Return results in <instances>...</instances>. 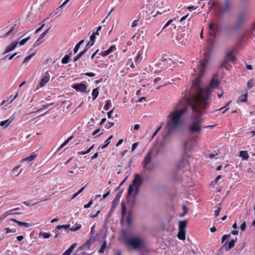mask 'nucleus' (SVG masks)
Masks as SVG:
<instances>
[{
    "instance_id": "obj_1",
    "label": "nucleus",
    "mask_w": 255,
    "mask_h": 255,
    "mask_svg": "<svg viewBox=\"0 0 255 255\" xmlns=\"http://www.w3.org/2000/svg\"><path fill=\"white\" fill-rule=\"evenodd\" d=\"M209 60V57L205 55L203 61L197 60L193 62V65L196 66L193 69L195 72L194 74L197 77L193 81L192 87L195 89L197 93L190 97L191 99H186L185 102L193 104L192 111L194 112H201L202 109H205L209 106V101L212 90L217 88L220 85V82L215 78L216 76L215 75L209 86L204 89L200 87V79L205 71Z\"/></svg>"
},
{
    "instance_id": "obj_2",
    "label": "nucleus",
    "mask_w": 255,
    "mask_h": 255,
    "mask_svg": "<svg viewBox=\"0 0 255 255\" xmlns=\"http://www.w3.org/2000/svg\"><path fill=\"white\" fill-rule=\"evenodd\" d=\"M183 99L177 104V108L172 111L167 117V133L174 132L178 130L182 124V116L186 112L187 105H190L192 108L193 104L185 102L186 99H191L189 96L184 95Z\"/></svg>"
},
{
    "instance_id": "obj_3",
    "label": "nucleus",
    "mask_w": 255,
    "mask_h": 255,
    "mask_svg": "<svg viewBox=\"0 0 255 255\" xmlns=\"http://www.w3.org/2000/svg\"><path fill=\"white\" fill-rule=\"evenodd\" d=\"M204 110L202 109L201 112H194L193 111L194 114H197V115L191 117V122L188 127V130L191 133H200L201 131L203 128V120L199 115L201 114Z\"/></svg>"
},
{
    "instance_id": "obj_4",
    "label": "nucleus",
    "mask_w": 255,
    "mask_h": 255,
    "mask_svg": "<svg viewBox=\"0 0 255 255\" xmlns=\"http://www.w3.org/2000/svg\"><path fill=\"white\" fill-rule=\"evenodd\" d=\"M142 183V177L138 174H135L134 175V179L132 180V184L130 185L128 188V195L127 196L128 202H131V204H133L134 203L135 199V196H131V194L133 192L134 188L135 187V193L137 194L138 193L139 188Z\"/></svg>"
},
{
    "instance_id": "obj_5",
    "label": "nucleus",
    "mask_w": 255,
    "mask_h": 255,
    "mask_svg": "<svg viewBox=\"0 0 255 255\" xmlns=\"http://www.w3.org/2000/svg\"><path fill=\"white\" fill-rule=\"evenodd\" d=\"M126 245L132 247L134 250H138L144 247V241L140 236H132L128 239H124Z\"/></svg>"
},
{
    "instance_id": "obj_6",
    "label": "nucleus",
    "mask_w": 255,
    "mask_h": 255,
    "mask_svg": "<svg viewBox=\"0 0 255 255\" xmlns=\"http://www.w3.org/2000/svg\"><path fill=\"white\" fill-rule=\"evenodd\" d=\"M231 3L229 1H226L224 3L220 4L217 11L218 17H221L223 15L228 13L231 10Z\"/></svg>"
},
{
    "instance_id": "obj_7",
    "label": "nucleus",
    "mask_w": 255,
    "mask_h": 255,
    "mask_svg": "<svg viewBox=\"0 0 255 255\" xmlns=\"http://www.w3.org/2000/svg\"><path fill=\"white\" fill-rule=\"evenodd\" d=\"M197 141V138H189L184 142L183 149L185 152L191 150L194 147V143Z\"/></svg>"
},
{
    "instance_id": "obj_8",
    "label": "nucleus",
    "mask_w": 255,
    "mask_h": 255,
    "mask_svg": "<svg viewBox=\"0 0 255 255\" xmlns=\"http://www.w3.org/2000/svg\"><path fill=\"white\" fill-rule=\"evenodd\" d=\"M234 50H230L227 52L226 54V60L222 62L221 64V68H225L227 70H229V68L226 66L225 64L227 60L230 61H234L236 60V57L233 55Z\"/></svg>"
},
{
    "instance_id": "obj_9",
    "label": "nucleus",
    "mask_w": 255,
    "mask_h": 255,
    "mask_svg": "<svg viewBox=\"0 0 255 255\" xmlns=\"http://www.w3.org/2000/svg\"><path fill=\"white\" fill-rule=\"evenodd\" d=\"M152 150H150L145 155L144 160L142 161V165L143 168L146 167L151 162Z\"/></svg>"
},
{
    "instance_id": "obj_10",
    "label": "nucleus",
    "mask_w": 255,
    "mask_h": 255,
    "mask_svg": "<svg viewBox=\"0 0 255 255\" xmlns=\"http://www.w3.org/2000/svg\"><path fill=\"white\" fill-rule=\"evenodd\" d=\"M72 87L77 91H80L81 92H86L87 90V86L84 83L77 84L73 85Z\"/></svg>"
},
{
    "instance_id": "obj_11",
    "label": "nucleus",
    "mask_w": 255,
    "mask_h": 255,
    "mask_svg": "<svg viewBox=\"0 0 255 255\" xmlns=\"http://www.w3.org/2000/svg\"><path fill=\"white\" fill-rule=\"evenodd\" d=\"M70 0H66L59 7L55 9L50 14V16L53 17L54 15L56 14L60 15L62 12V8L65 6L69 1Z\"/></svg>"
},
{
    "instance_id": "obj_12",
    "label": "nucleus",
    "mask_w": 255,
    "mask_h": 255,
    "mask_svg": "<svg viewBox=\"0 0 255 255\" xmlns=\"http://www.w3.org/2000/svg\"><path fill=\"white\" fill-rule=\"evenodd\" d=\"M18 43V42H12L11 44L7 46L3 52V54L7 53L14 50L16 47Z\"/></svg>"
},
{
    "instance_id": "obj_13",
    "label": "nucleus",
    "mask_w": 255,
    "mask_h": 255,
    "mask_svg": "<svg viewBox=\"0 0 255 255\" xmlns=\"http://www.w3.org/2000/svg\"><path fill=\"white\" fill-rule=\"evenodd\" d=\"M237 241V238H236L235 239H233L231 240L230 242H226L224 246H226L227 244H228V247H226V250L228 251L231 249H232L235 245L236 242Z\"/></svg>"
},
{
    "instance_id": "obj_14",
    "label": "nucleus",
    "mask_w": 255,
    "mask_h": 255,
    "mask_svg": "<svg viewBox=\"0 0 255 255\" xmlns=\"http://www.w3.org/2000/svg\"><path fill=\"white\" fill-rule=\"evenodd\" d=\"M9 220L13 221L14 222L17 223L20 226H24L26 228H28L30 226V224H29V223H27L26 222H22L19 221L14 218L10 219Z\"/></svg>"
},
{
    "instance_id": "obj_15",
    "label": "nucleus",
    "mask_w": 255,
    "mask_h": 255,
    "mask_svg": "<svg viewBox=\"0 0 255 255\" xmlns=\"http://www.w3.org/2000/svg\"><path fill=\"white\" fill-rule=\"evenodd\" d=\"M187 226V222L186 221H180L179 223V231H186L185 228Z\"/></svg>"
},
{
    "instance_id": "obj_16",
    "label": "nucleus",
    "mask_w": 255,
    "mask_h": 255,
    "mask_svg": "<svg viewBox=\"0 0 255 255\" xmlns=\"http://www.w3.org/2000/svg\"><path fill=\"white\" fill-rule=\"evenodd\" d=\"M13 121V119H8L5 121H3L0 122V126L7 128Z\"/></svg>"
},
{
    "instance_id": "obj_17",
    "label": "nucleus",
    "mask_w": 255,
    "mask_h": 255,
    "mask_svg": "<svg viewBox=\"0 0 255 255\" xmlns=\"http://www.w3.org/2000/svg\"><path fill=\"white\" fill-rule=\"evenodd\" d=\"M50 78L49 76H45L43 79H41L40 83L39 84V86L40 87H43L45 84H46L49 80Z\"/></svg>"
},
{
    "instance_id": "obj_18",
    "label": "nucleus",
    "mask_w": 255,
    "mask_h": 255,
    "mask_svg": "<svg viewBox=\"0 0 255 255\" xmlns=\"http://www.w3.org/2000/svg\"><path fill=\"white\" fill-rule=\"evenodd\" d=\"M248 92H246L245 94L240 96L239 97L238 101L240 102H245L247 101Z\"/></svg>"
},
{
    "instance_id": "obj_19",
    "label": "nucleus",
    "mask_w": 255,
    "mask_h": 255,
    "mask_svg": "<svg viewBox=\"0 0 255 255\" xmlns=\"http://www.w3.org/2000/svg\"><path fill=\"white\" fill-rule=\"evenodd\" d=\"M240 156L243 159L247 160L248 159L249 156L247 151H241L240 152Z\"/></svg>"
},
{
    "instance_id": "obj_20",
    "label": "nucleus",
    "mask_w": 255,
    "mask_h": 255,
    "mask_svg": "<svg viewBox=\"0 0 255 255\" xmlns=\"http://www.w3.org/2000/svg\"><path fill=\"white\" fill-rule=\"evenodd\" d=\"M209 28L212 31H217L218 30V25H215L213 21L209 24Z\"/></svg>"
},
{
    "instance_id": "obj_21",
    "label": "nucleus",
    "mask_w": 255,
    "mask_h": 255,
    "mask_svg": "<svg viewBox=\"0 0 255 255\" xmlns=\"http://www.w3.org/2000/svg\"><path fill=\"white\" fill-rule=\"evenodd\" d=\"M185 233L186 231H179L177 236L178 238L181 240H185Z\"/></svg>"
},
{
    "instance_id": "obj_22",
    "label": "nucleus",
    "mask_w": 255,
    "mask_h": 255,
    "mask_svg": "<svg viewBox=\"0 0 255 255\" xmlns=\"http://www.w3.org/2000/svg\"><path fill=\"white\" fill-rule=\"evenodd\" d=\"M99 93V88H96L93 90L92 95L93 100H95L97 98Z\"/></svg>"
},
{
    "instance_id": "obj_23",
    "label": "nucleus",
    "mask_w": 255,
    "mask_h": 255,
    "mask_svg": "<svg viewBox=\"0 0 255 255\" xmlns=\"http://www.w3.org/2000/svg\"><path fill=\"white\" fill-rule=\"evenodd\" d=\"M19 165L16 166L12 170V173L15 176L18 175L22 171V169L19 170Z\"/></svg>"
},
{
    "instance_id": "obj_24",
    "label": "nucleus",
    "mask_w": 255,
    "mask_h": 255,
    "mask_svg": "<svg viewBox=\"0 0 255 255\" xmlns=\"http://www.w3.org/2000/svg\"><path fill=\"white\" fill-rule=\"evenodd\" d=\"M84 42V40L82 39V40H80L76 45V46H75V47H74V53L75 54H76L78 52V50H79L81 45Z\"/></svg>"
},
{
    "instance_id": "obj_25",
    "label": "nucleus",
    "mask_w": 255,
    "mask_h": 255,
    "mask_svg": "<svg viewBox=\"0 0 255 255\" xmlns=\"http://www.w3.org/2000/svg\"><path fill=\"white\" fill-rule=\"evenodd\" d=\"M86 52V50H83L81 52H80L74 58V61H77L79 59H80L84 54H85Z\"/></svg>"
},
{
    "instance_id": "obj_26",
    "label": "nucleus",
    "mask_w": 255,
    "mask_h": 255,
    "mask_svg": "<svg viewBox=\"0 0 255 255\" xmlns=\"http://www.w3.org/2000/svg\"><path fill=\"white\" fill-rule=\"evenodd\" d=\"M37 156V154H33L28 157H27L23 159V161H32L35 159Z\"/></svg>"
},
{
    "instance_id": "obj_27",
    "label": "nucleus",
    "mask_w": 255,
    "mask_h": 255,
    "mask_svg": "<svg viewBox=\"0 0 255 255\" xmlns=\"http://www.w3.org/2000/svg\"><path fill=\"white\" fill-rule=\"evenodd\" d=\"M255 86V80L250 79L247 83V86L249 88H252Z\"/></svg>"
},
{
    "instance_id": "obj_28",
    "label": "nucleus",
    "mask_w": 255,
    "mask_h": 255,
    "mask_svg": "<svg viewBox=\"0 0 255 255\" xmlns=\"http://www.w3.org/2000/svg\"><path fill=\"white\" fill-rule=\"evenodd\" d=\"M121 198V193H118L116 196L115 197V199L113 201L112 203L113 205H117L120 201V199Z\"/></svg>"
},
{
    "instance_id": "obj_29",
    "label": "nucleus",
    "mask_w": 255,
    "mask_h": 255,
    "mask_svg": "<svg viewBox=\"0 0 255 255\" xmlns=\"http://www.w3.org/2000/svg\"><path fill=\"white\" fill-rule=\"evenodd\" d=\"M70 58V55H66L61 60V62L62 64H65L68 63L69 59Z\"/></svg>"
},
{
    "instance_id": "obj_30",
    "label": "nucleus",
    "mask_w": 255,
    "mask_h": 255,
    "mask_svg": "<svg viewBox=\"0 0 255 255\" xmlns=\"http://www.w3.org/2000/svg\"><path fill=\"white\" fill-rule=\"evenodd\" d=\"M188 164V163L186 161H185L184 160H182L179 163L178 167L179 168H182L184 167H186Z\"/></svg>"
},
{
    "instance_id": "obj_31",
    "label": "nucleus",
    "mask_w": 255,
    "mask_h": 255,
    "mask_svg": "<svg viewBox=\"0 0 255 255\" xmlns=\"http://www.w3.org/2000/svg\"><path fill=\"white\" fill-rule=\"evenodd\" d=\"M107 246V242L106 241H104L103 243L102 246H101V248L99 249L98 252L100 254H102L104 252L105 249Z\"/></svg>"
},
{
    "instance_id": "obj_32",
    "label": "nucleus",
    "mask_w": 255,
    "mask_h": 255,
    "mask_svg": "<svg viewBox=\"0 0 255 255\" xmlns=\"http://www.w3.org/2000/svg\"><path fill=\"white\" fill-rule=\"evenodd\" d=\"M39 235L42 236L44 239H48L50 237L51 234L49 233L40 232Z\"/></svg>"
},
{
    "instance_id": "obj_33",
    "label": "nucleus",
    "mask_w": 255,
    "mask_h": 255,
    "mask_svg": "<svg viewBox=\"0 0 255 255\" xmlns=\"http://www.w3.org/2000/svg\"><path fill=\"white\" fill-rule=\"evenodd\" d=\"M70 225L69 224L68 225H58L56 227V229L60 230L62 228H64L65 229H67L70 228Z\"/></svg>"
},
{
    "instance_id": "obj_34",
    "label": "nucleus",
    "mask_w": 255,
    "mask_h": 255,
    "mask_svg": "<svg viewBox=\"0 0 255 255\" xmlns=\"http://www.w3.org/2000/svg\"><path fill=\"white\" fill-rule=\"evenodd\" d=\"M12 211V210H9L6 212H5L3 214H2L1 217H0V220L3 219L5 218L7 216L11 214L10 212Z\"/></svg>"
},
{
    "instance_id": "obj_35",
    "label": "nucleus",
    "mask_w": 255,
    "mask_h": 255,
    "mask_svg": "<svg viewBox=\"0 0 255 255\" xmlns=\"http://www.w3.org/2000/svg\"><path fill=\"white\" fill-rule=\"evenodd\" d=\"M94 148V145H92L91 147H90L86 151H81L79 152V154H85L87 153H88L91 151V150Z\"/></svg>"
},
{
    "instance_id": "obj_36",
    "label": "nucleus",
    "mask_w": 255,
    "mask_h": 255,
    "mask_svg": "<svg viewBox=\"0 0 255 255\" xmlns=\"http://www.w3.org/2000/svg\"><path fill=\"white\" fill-rule=\"evenodd\" d=\"M110 141H109V140L107 139L105 141L104 144L101 145L99 147V148H102V149L105 148L106 147H107L108 146V145L110 144Z\"/></svg>"
},
{
    "instance_id": "obj_37",
    "label": "nucleus",
    "mask_w": 255,
    "mask_h": 255,
    "mask_svg": "<svg viewBox=\"0 0 255 255\" xmlns=\"http://www.w3.org/2000/svg\"><path fill=\"white\" fill-rule=\"evenodd\" d=\"M77 243L73 244L67 251L71 253L73 252V250L75 249V248L77 246Z\"/></svg>"
},
{
    "instance_id": "obj_38",
    "label": "nucleus",
    "mask_w": 255,
    "mask_h": 255,
    "mask_svg": "<svg viewBox=\"0 0 255 255\" xmlns=\"http://www.w3.org/2000/svg\"><path fill=\"white\" fill-rule=\"evenodd\" d=\"M171 60L170 59H166L162 58L161 60V62L160 63L161 65H165L166 63L168 64V62H170Z\"/></svg>"
},
{
    "instance_id": "obj_39",
    "label": "nucleus",
    "mask_w": 255,
    "mask_h": 255,
    "mask_svg": "<svg viewBox=\"0 0 255 255\" xmlns=\"http://www.w3.org/2000/svg\"><path fill=\"white\" fill-rule=\"evenodd\" d=\"M96 37V36L95 35V34H94L93 33L90 36V41L91 42V45H94Z\"/></svg>"
},
{
    "instance_id": "obj_40",
    "label": "nucleus",
    "mask_w": 255,
    "mask_h": 255,
    "mask_svg": "<svg viewBox=\"0 0 255 255\" xmlns=\"http://www.w3.org/2000/svg\"><path fill=\"white\" fill-rule=\"evenodd\" d=\"M126 213V207L124 202L122 203V214L124 215Z\"/></svg>"
},
{
    "instance_id": "obj_41",
    "label": "nucleus",
    "mask_w": 255,
    "mask_h": 255,
    "mask_svg": "<svg viewBox=\"0 0 255 255\" xmlns=\"http://www.w3.org/2000/svg\"><path fill=\"white\" fill-rule=\"evenodd\" d=\"M34 54H35L33 53V54H30L29 56H28L27 57H26L23 60V63L27 62L28 61H29L32 58V57L34 56Z\"/></svg>"
},
{
    "instance_id": "obj_42",
    "label": "nucleus",
    "mask_w": 255,
    "mask_h": 255,
    "mask_svg": "<svg viewBox=\"0 0 255 255\" xmlns=\"http://www.w3.org/2000/svg\"><path fill=\"white\" fill-rule=\"evenodd\" d=\"M127 221V223L128 226H129L131 224L132 219H131V214L130 213H128V214Z\"/></svg>"
},
{
    "instance_id": "obj_43",
    "label": "nucleus",
    "mask_w": 255,
    "mask_h": 255,
    "mask_svg": "<svg viewBox=\"0 0 255 255\" xmlns=\"http://www.w3.org/2000/svg\"><path fill=\"white\" fill-rule=\"evenodd\" d=\"M81 228V225H78L76 227H72L71 228H69V230L71 231L75 232V231H76L79 230Z\"/></svg>"
},
{
    "instance_id": "obj_44",
    "label": "nucleus",
    "mask_w": 255,
    "mask_h": 255,
    "mask_svg": "<svg viewBox=\"0 0 255 255\" xmlns=\"http://www.w3.org/2000/svg\"><path fill=\"white\" fill-rule=\"evenodd\" d=\"M49 29H50L49 28H48L46 31H45L43 33H42L41 34V35H40L38 40H40L41 39L43 38L46 35V34L47 33Z\"/></svg>"
},
{
    "instance_id": "obj_45",
    "label": "nucleus",
    "mask_w": 255,
    "mask_h": 255,
    "mask_svg": "<svg viewBox=\"0 0 255 255\" xmlns=\"http://www.w3.org/2000/svg\"><path fill=\"white\" fill-rule=\"evenodd\" d=\"M30 39V37H27L22 40H21L19 42V44L21 45H24L29 39Z\"/></svg>"
},
{
    "instance_id": "obj_46",
    "label": "nucleus",
    "mask_w": 255,
    "mask_h": 255,
    "mask_svg": "<svg viewBox=\"0 0 255 255\" xmlns=\"http://www.w3.org/2000/svg\"><path fill=\"white\" fill-rule=\"evenodd\" d=\"M231 235L230 234L224 235L222 238V243H224L225 240H226L228 239H229Z\"/></svg>"
},
{
    "instance_id": "obj_47",
    "label": "nucleus",
    "mask_w": 255,
    "mask_h": 255,
    "mask_svg": "<svg viewBox=\"0 0 255 255\" xmlns=\"http://www.w3.org/2000/svg\"><path fill=\"white\" fill-rule=\"evenodd\" d=\"M111 101L110 100H108L107 101L106 104V105L104 106V109L106 110H109L110 105H111Z\"/></svg>"
},
{
    "instance_id": "obj_48",
    "label": "nucleus",
    "mask_w": 255,
    "mask_h": 255,
    "mask_svg": "<svg viewBox=\"0 0 255 255\" xmlns=\"http://www.w3.org/2000/svg\"><path fill=\"white\" fill-rule=\"evenodd\" d=\"M183 211H184V212L181 215V216H184L185 214H186L188 212V208L185 205H183Z\"/></svg>"
},
{
    "instance_id": "obj_49",
    "label": "nucleus",
    "mask_w": 255,
    "mask_h": 255,
    "mask_svg": "<svg viewBox=\"0 0 255 255\" xmlns=\"http://www.w3.org/2000/svg\"><path fill=\"white\" fill-rule=\"evenodd\" d=\"M221 210V207H218L217 209L215 211V217H217L219 215Z\"/></svg>"
},
{
    "instance_id": "obj_50",
    "label": "nucleus",
    "mask_w": 255,
    "mask_h": 255,
    "mask_svg": "<svg viewBox=\"0 0 255 255\" xmlns=\"http://www.w3.org/2000/svg\"><path fill=\"white\" fill-rule=\"evenodd\" d=\"M127 65H130V66L131 68H133L135 67L132 61V59H130L128 60V61L127 62Z\"/></svg>"
},
{
    "instance_id": "obj_51",
    "label": "nucleus",
    "mask_w": 255,
    "mask_h": 255,
    "mask_svg": "<svg viewBox=\"0 0 255 255\" xmlns=\"http://www.w3.org/2000/svg\"><path fill=\"white\" fill-rule=\"evenodd\" d=\"M240 228H241V230H242V231L244 232L246 228V224L245 221H244L242 223V224L241 225Z\"/></svg>"
},
{
    "instance_id": "obj_52",
    "label": "nucleus",
    "mask_w": 255,
    "mask_h": 255,
    "mask_svg": "<svg viewBox=\"0 0 255 255\" xmlns=\"http://www.w3.org/2000/svg\"><path fill=\"white\" fill-rule=\"evenodd\" d=\"M109 54H110V52H109V51L108 50H107L103 51L101 53V55H102V56L104 57V56H106L109 55Z\"/></svg>"
},
{
    "instance_id": "obj_53",
    "label": "nucleus",
    "mask_w": 255,
    "mask_h": 255,
    "mask_svg": "<svg viewBox=\"0 0 255 255\" xmlns=\"http://www.w3.org/2000/svg\"><path fill=\"white\" fill-rule=\"evenodd\" d=\"M116 49V46L115 45H112L108 50L109 51L110 53L115 51Z\"/></svg>"
},
{
    "instance_id": "obj_54",
    "label": "nucleus",
    "mask_w": 255,
    "mask_h": 255,
    "mask_svg": "<svg viewBox=\"0 0 255 255\" xmlns=\"http://www.w3.org/2000/svg\"><path fill=\"white\" fill-rule=\"evenodd\" d=\"M114 124H115L113 122H109L107 125H106V127L107 129H109L114 126Z\"/></svg>"
},
{
    "instance_id": "obj_55",
    "label": "nucleus",
    "mask_w": 255,
    "mask_h": 255,
    "mask_svg": "<svg viewBox=\"0 0 255 255\" xmlns=\"http://www.w3.org/2000/svg\"><path fill=\"white\" fill-rule=\"evenodd\" d=\"M93 204V200L91 199L89 202L87 204L84 205L85 208H89Z\"/></svg>"
},
{
    "instance_id": "obj_56",
    "label": "nucleus",
    "mask_w": 255,
    "mask_h": 255,
    "mask_svg": "<svg viewBox=\"0 0 255 255\" xmlns=\"http://www.w3.org/2000/svg\"><path fill=\"white\" fill-rule=\"evenodd\" d=\"M245 16L243 15H239L238 17V21L241 22L245 19Z\"/></svg>"
},
{
    "instance_id": "obj_57",
    "label": "nucleus",
    "mask_w": 255,
    "mask_h": 255,
    "mask_svg": "<svg viewBox=\"0 0 255 255\" xmlns=\"http://www.w3.org/2000/svg\"><path fill=\"white\" fill-rule=\"evenodd\" d=\"M4 230L5 231V233L6 234H8L9 233H11V232H15V231H12L11 230V229H10L9 228H6L4 229Z\"/></svg>"
},
{
    "instance_id": "obj_58",
    "label": "nucleus",
    "mask_w": 255,
    "mask_h": 255,
    "mask_svg": "<svg viewBox=\"0 0 255 255\" xmlns=\"http://www.w3.org/2000/svg\"><path fill=\"white\" fill-rule=\"evenodd\" d=\"M138 19H137V20H134V21L132 22V24H131V27H132V28H133V27H135V26L137 25V22H138Z\"/></svg>"
},
{
    "instance_id": "obj_59",
    "label": "nucleus",
    "mask_w": 255,
    "mask_h": 255,
    "mask_svg": "<svg viewBox=\"0 0 255 255\" xmlns=\"http://www.w3.org/2000/svg\"><path fill=\"white\" fill-rule=\"evenodd\" d=\"M172 21L173 20L172 19H170L168 21H167V23L164 25V26L163 27V30L166 27L169 26L170 24V23L172 22Z\"/></svg>"
},
{
    "instance_id": "obj_60",
    "label": "nucleus",
    "mask_w": 255,
    "mask_h": 255,
    "mask_svg": "<svg viewBox=\"0 0 255 255\" xmlns=\"http://www.w3.org/2000/svg\"><path fill=\"white\" fill-rule=\"evenodd\" d=\"M137 145H138L137 142H135L132 145V147H131V151H133L136 148Z\"/></svg>"
},
{
    "instance_id": "obj_61",
    "label": "nucleus",
    "mask_w": 255,
    "mask_h": 255,
    "mask_svg": "<svg viewBox=\"0 0 255 255\" xmlns=\"http://www.w3.org/2000/svg\"><path fill=\"white\" fill-rule=\"evenodd\" d=\"M45 25V24L44 23H42L41 26L38 28V29H37L35 31V33H37L38 32H39L42 29V28Z\"/></svg>"
},
{
    "instance_id": "obj_62",
    "label": "nucleus",
    "mask_w": 255,
    "mask_h": 255,
    "mask_svg": "<svg viewBox=\"0 0 255 255\" xmlns=\"http://www.w3.org/2000/svg\"><path fill=\"white\" fill-rule=\"evenodd\" d=\"M73 138V136H70V137H69L67 139H66L63 143V144L65 146L68 142L69 141Z\"/></svg>"
},
{
    "instance_id": "obj_63",
    "label": "nucleus",
    "mask_w": 255,
    "mask_h": 255,
    "mask_svg": "<svg viewBox=\"0 0 255 255\" xmlns=\"http://www.w3.org/2000/svg\"><path fill=\"white\" fill-rule=\"evenodd\" d=\"M86 76L89 77H94L95 76V74L92 72H87L85 74Z\"/></svg>"
},
{
    "instance_id": "obj_64",
    "label": "nucleus",
    "mask_w": 255,
    "mask_h": 255,
    "mask_svg": "<svg viewBox=\"0 0 255 255\" xmlns=\"http://www.w3.org/2000/svg\"><path fill=\"white\" fill-rule=\"evenodd\" d=\"M14 27H11L10 28V30L5 34V36H7L8 35H9L10 33H11L12 32V31L14 30Z\"/></svg>"
}]
</instances>
